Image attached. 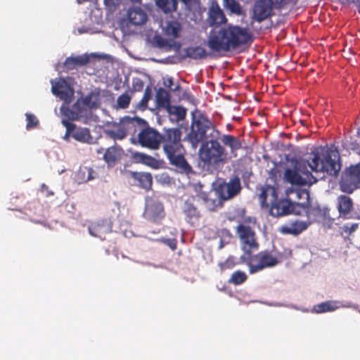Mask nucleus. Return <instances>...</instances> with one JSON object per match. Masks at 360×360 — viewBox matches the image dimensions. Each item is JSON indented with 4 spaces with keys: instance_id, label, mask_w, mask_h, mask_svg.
Here are the masks:
<instances>
[{
    "instance_id": "obj_49",
    "label": "nucleus",
    "mask_w": 360,
    "mask_h": 360,
    "mask_svg": "<svg viewBox=\"0 0 360 360\" xmlns=\"http://www.w3.org/2000/svg\"><path fill=\"white\" fill-rule=\"evenodd\" d=\"M265 187L266 189L267 194L269 195V196H270L269 203L272 204L277 201L278 195L276 188L274 186L270 185H266Z\"/></svg>"
},
{
    "instance_id": "obj_56",
    "label": "nucleus",
    "mask_w": 360,
    "mask_h": 360,
    "mask_svg": "<svg viewBox=\"0 0 360 360\" xmlns=\"http://www.w3.org/2000/svg\"><path fill=\"white\" fill-rule=\"evenodd\" d=\"M164 84L169 88H171L173 85V79L172 77L168 78L165 82Z\"/></svg>"
},
{
    "instance_id": "obj_46",
    "label": "nucleus",
    "mask_w": 360,
    "mask_h": 360,
    "mask_svg": "<svg viewBox=\"0 0 360 360\" xmlns=\"http://www.w3.org/2000/svg\"><path fill=\"white\" fill-rule=\"evenodd\" d=\"M62 112L65 117L70 120H78L80 118L79 112H75L72 107L71 108H63Z\"/></svg>"
},
{
    "instance_id": "obj_52",
    "label": "nucleus",
    "mask_w": 360,
    "mask_h": 360,
    "mask_svg": "<svg viewBox=\"0 0 360 360\" xmlns=\"http://www.w3.org/2000/svg\"><path fill=\"white\" fill-rule=\"evenodd\" d=\"M120 3V0H104L105 7L110 11H114Z\"/></svg>"
},
{
    "instance_id": "obj_38",
    "label": "nucleus",
    "mask_w": 360,
    "mask_h": 360,
    "mask_svg": "<svg viewBox=\"0 0 360 360\" xmlns=\"http://www.w3.org/2000/svg\"><path fill=\"white\" fill-rule=\"evenodd\" d=\"M247 280L248 276L245 272L237 270L232 273L228 282L235 285H239L244 283Z\"/></svg>"
},
{
    "instance_id": "obj_43",
    "label": "nucleus",
    "mask_w": 360,
    "mask_h": 360,
    "mask_svg": "<svg viewBox=\"0 0 360 360\" xmlns=\"http://www.w3.org/2000/svg\"><path fill=\"white\" fill-rule=\"evenodd\" d=\"M81 100L83 102L84 106L89 108H96L98 105V99L97 96H94L93 94L86 96Z\"/></svg>"
},
{
    "instance_id": "obj_57",
    "label": "nucleus",
    "mask_w": 360,
    "mask_h": 360,
    "mask_svg": "<svg viewBox=\"0 0 360 360\" xmlns=\"http://www.w3.org/2000/svg\"><path fill=\"white\" fill-rule=\"evenodd\" d=\"M134 88H135L136 90H139H139H141V89L143 88V83L141 81L139 80V81L136 82V84L134 85Z\"/></svg>"
},
{
    "instance_id": "obj_24",
    "label": "nucleus",
    "mask_w": 360,
    "mask_h": 360,
    "mask_svg": "<svg viewBox=\"0 0 360 360\" xmlns=\"http://www.w3.org/2000/svg\"><path fill=\"white\" fill-rule=\"evenodd\" d=\"M90 58L87 55H81L76 57H68L63 67L67 71L77 69L78 67L84 66L89 63Z\"/></svg>"
},
{
    "instance_id": "obj_64",
    "label": "nucleus",
    "mask_w": 360,
    "mask_h": 360,
    "mask_svg": "<svg viewBox=\"0 0 360 360\" xmlns=\"http://www.w3.org/2000/svg\"><path fill=\"white\" fill-rule=\"evenodd\" d=\"M230 127H231V124H228V128H230Z\"/></svg>"
},
{
    "instance_id": "obj_40",
    "label": "nucleus",
    "mask_w": 360,
    "mask_h": 360,
    "mask_svg": "<svg viewBox=\"0 0 360 360\" xmlns=\"http://www.w3.org/2000/svg\"><path fill=\"white\" fill-rule=\"evenodd\" d=\"M180 1L184 5L185 9L188 12L195 13L200 9V0H180Z\"/></svg>"
},
{
    "instance_id": "obj_8",
    "label": "nucleus",
    "mask_w": 360,
    "mask_h": 360,
    "mask_svg": "<svg viewBox=\"0 0 360 360\" xmlns=\"http://www.w3.org/2000/svg\"><path fill=\"white\" fill-rule=\"evenodd\" d=\"M292 167H287L283 174V180L292 186H302L307 184L310 173L304 165L298 160H293Z\"/></svg>"
},
{
    "instance_id": "obj_19",
    "label": "nucleus",
    "mask_w": 360,
    "mask_h": 360,
    "mask_svg": "<svg viewBox=\"0 0 360 360\" xmlns=\"http://www.w3.org/2000/svg\"><path fill=\"white\" fill-rule=\"evenodd\" d=\"M309 224L306 221L299 220L290 221L289 223L282 225L279 228V231L285 235L297 236L306 230Z\"/></svg>"
},
{
    "instance_id": "obj_44",
    "label": "nucleus",
    "mask_w": 360,
    "mask_h": 360,
    "mask_svg": "<svg viewBox=\"0 0 360 360\" xmlns=\"http://www.w3.org/2000/svg\"><path fill=\"white\" fill-rule=\"evenodd\" d=\"M131 102V96L125 93L118 96L116 102L117 108L126 109L129 106Z\"/></svg>"
},
{
    "instance_id": "obj_61",
    "label": "nucleus",
    "mask_w": 360,
    "mask_h": 360,
    "mask_svg": "<svg viewBox=\"0 0 360 360\" xmlns=\"http://www.w3.org/2000/svg\"><path fill=\"white\" fill-rule=\"evenodd\" d=\"M103 150V148H101L100 149L97 150V153H101Z\"/></svg>"
},
{
    "instance_id": "obj_5",
    "label": "nucleus",
    "mask_w": 360,
    "mask_h": 360,
    "mask_svg": "<svg viewBox=\"0 0 360 360\" xmlns=\"http://www.w3.org/2000/svg\"><path fill=\"white\" fill-rule=\"evenodd\" d=\"M199 155L205 165H216L224 160L225 149L217 140H210L202 144Z\"/></svg>"
},
{
    "instance_id": "obj_62",
    "label": "nucleus",
    "mask_w": 360,
    "mask_h": 360,
    "mask_svg": "<svg viewBox=\"0 0 360 360\" xmlns=\"http://www.w3.org/2000/svg\"><path fill=\"white\" fill-rule=\"evenodd\" d=\"M357 7H358V11L360 13V1L359 2Z\"/></svg>"
},
{
    "instance_id": "obj_51",
    "label": "nucleus",
    "mask_w": 360,
    "mask_h": 360,
    "mask_svg": "<svg viewBox=\"0 0 360 360\" xmlns=\"http://www.w3.org/2000/svg\"><path fill=\"white\" fill-rule=\"evenodd\" d=\"M268 196H269V195L267 194L266 187L264 186L262 188V193H260L259 197L262 207H269V204L267 202Z\"/></svg>"
},
{
    "instance_id": "obj_39",
    "label": "nucleus",
    "mask_w": 360,
    "mask_h": 360,
    "mask_svg": "<svg viewBox=\"0 0 360 360\" xmlns=\"http://www.w3.org/2000/svg\"><path fill=\"white\" fill-rule=\"evenodd\" d=\"M202 198L205 207L209 211H215L218 207H221L220 200L212 198L210 194H204Z\"/></svg>"
},
{
    "instance_id": "obj_47",
    "label": "nucleus",
    "mask_w": 360,
    "mask_h": 360,
    "mask_svg": "<svg viewBox=\"0 0 360 360\" xmlns=\"http://www.w3.org/2000/svg\"><path fill=\"white\" fill-rule=\"evenodd\" d=\"M298 0H273L274 8L281 10L288 5H295Z\"/></svg>"
},
{
    "instance_id": "obj_45",
    "label": "nucleus",
    "mask_w": 360,
    "mask_h": 360,
    "mask_svg": "<svg viewBox=\"0 0 360 360\" xmlns=\"http://www.w3.org/2000/svg\"><path fill=\"white\" fill-rule=\"evenodd\" d=\"M170 114L175 115L179 120L184 119L186 115V110L184 108L180 106H171L166 109Z\"/></svg>"
},
{
    "instance_id": "obj_42",
    "label": "nucleus",
    "mask_w": 360,
    "mask_h": 360,
    "mask_svg": "<svg viewBox=\"0 0 360 360\" xmlns=\"http://www.w3.org/2000/svg\"><path fill=\"white\" fill-rule=\"evenodd\" d=\"M86 174V176H82L80 178V183L87 182L90 180L95 179L96 172L91 168L84 167L79 168V174Z\"/></svg>"
},
{
    "instance_id": "obj_3",
    "label": "nucleus",
    "mask_w": 360,
    "mask_h": 360,
    "mask_svg": "<svg viewBox=\"0 0 360 360\" xmlns=\"http://www.w3.org/2000/svg\"><path fill=\"white\" fill-rule=\"evenodd\" d=\"M338 151L334 149L327 150L326 153L313 152L307 160L308 165L314 172H326L331 176L338 174L340 169Z\"/></svg>"
},
{
    "instance_id": "obj_15",
    "label": "nucleus",
    "mask_w": 360,
    "mask_h": 360,
    "mask_svg": "<svg viewBox=\"0 0 360 360\" xmlns=\"http://www.w3.org/2000/svg\"><path fill=\"white\" fill-rule=\"evenodd\" d=\"M296 208H297V205H295L289 200L283 199L271 204L269 213L275 217L288 215L292 212L296 214H301L300 211L297 212L295 210Z\"/></svg>"
},
{
    "instance_id": "obj_9",
    "label": "nucleus",
    "mask_w": 360,
    "mask_h": 360,
    "mask_svg": "<svg viewBox=\"0 0 360 360\" xmlns=\"http://www.w3.org/2000/svg\"><path fill=\"white\" fill-rule=\"evenodd\" d=\"M340 190L347 193H352L360 188V164L351 165L345 169L340 181Z\"/></svg>"
},
{
    "instance_id": "obj_53",
    "label": "nucleus",
    "mask_w": 360,
    "mask_h": 360,
    "mask_svg": "<svg viewBox=\"0 0 360 360\" xmlns=\"http://www.w3.org/2000/svg\"><path fill=\"white\" fill-rule=\"evenodd\" d=\"M150 98V91L149 87L148 86L146 89V91H145V93H144V95H143L142 99L140 101V105L143 107H146L147 105V103H148Z\"/></svg>"
},
{
    "instance_id": "obj_1",
    "label": "nucleus",
    "mask_w": 360,
    "mask_h": 360,
    "mask_svg": "<svg viewBox=\"0 0 360 360\" xmlns=\"http://www.w3.org/2000/svg\"><path fill=\"white\" fill-rule=\"evenodd\" d=\"M252 41V34L248 27L229 25L218 31H211L207 45L214 51H229L251 44Z\"/></svg>"
},
{
    "instance_id": "obj_59",
    "label": "nucleus",
    "mask_w": 360,
    "mask_h": 360,
    "mask_svg": "<svg viewBox=\"0 0 360 360\" xmlns=\"http://www.w3.org/2000/svg\"><path fill=\"white\" fill-rule=\"evenodd\" d=\"M82 176H86V174H79V169L78 170L77 173V179L78 181L80 182V178Z\"/></svg>"
},
{
    "instance_id": "obj_18",
    "label": "nucleus",
    "mask_w": 360,
    "mask_h": 360,
    "mask_svg": "<svg viewBox=\"0 0 360 360\" xmlns=\"http://www.w3.org/2000/svg\"><path fill=\"white\" fill-rule=\"evenodd\" d=\"M127 136H134L138 130L147 125V122L139 117H124L121 119Z\"/></svg>"
},
{
    "instance_id": "obj_32",
    "label": "nucleus",
    "mask_w": 360,
    "mask_h": 360,
    "mask_svg": "<svg viewBox=\"0 0 360 360\" xmlns=\"http://www.w3.org/2000/svg\"><path fill=\"white\" fill-rule=\"evenodd\" d=\"M156 6L164 13L168 14L176 11L177 0H155Z\"/></svg>"
},
{
    "instance_id": "obj_34",
    "label": "nucleus",
    "mask_w": 360,
    "mask_h": 360,
    "mask_svg": "<svg viewBox=\"0 0 360 360\" xmlns=\"http://www.w3.org/2000/svg\"><path fill=\"white\" fill-rule=\"evenodd\" d=\"M338 308V302L335 301H326L314 305L313 311L317 314L333 311Z\"/></svg>"
},
{
    "instance_id": "obj_20",
    "label": "nucleus",
    "mask_w": 360,
    "mask_h": 360,
    "mask_svg": "<svg viewBox=\"0 0 360 360\" xmlns=\"http://www.w3.org/2000/svg\"><path fill=\"white\" fill-rule=\"evenodd\" d=\"M88 230L91 236L103 240L105 235L110 232L111 228L106 221L99 220L91 222L88 226Z\"/></svg>"
},
{
    "instance_id": "obj_63",
    "label": "nucleus",
    "mask_w": 360,
    "mask_h": 360,
    "mask_svg": "<svg viewBox=\"0 0 360 360\" xmlns=\"http://www.w3.org/2000/svg\"><path fill=\"white\" fill-rule=\"evenodd\" d=\"M53 195V192H50V193H48L47 195L49 196V195Z\"/></svg>"
},
{
    "instance_id": "obj_25",
    "label": "nucleus",
    "mask_w": 360,
    "mask_h": 360,
    "mask_svg": "<svg viewBox=\"0 0 360 360\" xmlns=\"http://www.w3.org/2000/svg\"><path fill=\"white\" fill-rule=\"evenodd\" d=\"M130 176L137 185L146 190H150L153 184V176L148 172H130Z\"/></svg>"
},
{
    "instance_id": "obj_14",
    "label": "nucleus",
    "mask_w": 360,
    "mask_h": 360,
    "mask_svg": "<svg viewBox=\"0 0 360 360\" xmlns=\"http://www.w3.org/2000/svg\"><path fill=\"white\" fill-rule=\"evenodd\" d=\"M274 4L273 0H258L253 7V19L261 22L272 15Z\"/></svg>"
},
{
    "instance_id": "obj_2",
    "label": "nucleus",
    "mask_w": 360,
    "mask_h": 360,
    "mask_svg": "<svg viewBox=\"0 0 360 360\" xmlns=\"http://www.w3.org/2000/svg\"><path fill=\"white\" fill-rule=\"evenodd\" d=\"M210 129H213L211 136L216 139H219V131L215 129L207 116L201 112L193 115L191 129L184 140L190 143L192 148L195 149L198 144L206 138V133Z\"/></svg>"
},
{
    "instance_id": "obj_29",
    "label": "nucleus",
    "mask_w": 360,
    "mask_h": 360,
    "mask_svg": "<svg viewBox=\"0 0 360 360\" xmlns=\"http://www.w3.org/2000/svg\"><path fill=\"white\" fill-rule=\"evenodd\" d=\"M297 208H302L307 217L309 225L317 221L321 215V210L319 207H314L310 205L297 204Z\"/></svg>"
},
{
    "instance_id": "obj_30",
    "label": "nucleus",
    "mask_w": 360,
    "mask_h": 360,
    "mask_svg": "<svg viewBox=\"0 0 360 360\" xmlns=\"http://www.w3.org/2000/svg\"><path fill=\"white\" fill-rule=\"evenodd\" d=\"M105 133L113 140H123L127 136L121 120L119 123H115L112 129L105 130Z\"/></svg>"
},
{
    "instance_id": "obj_17",
    "label": "nucleus",
    "mask_w": 360,
    "mask_h": 360,
    "mask_svg": "<svg viewBox=\"0 0 360 360\" xmlns=\"http://www.w3.org/2000/svg\"><path fill=\"white\" fill-rule=\"evenodd\" d=\"M51 83L52 93L66 103H70L74 92L67 82L63 78H60L55 82L51 81Z\"/></svg>"
},
{
    "instance_id": "obj_22",
    "label": "nucleus",
    "mask_w": 360,
    "mask_h": 360,
    "mask_svg": "<svg viewBox=\"0 0 360 360\" xmlns=\"http://www.w3.org/2000/svg\"><path fill=\"white\" fill-rule=\"evenodd\" d=\"M123 150L121 147L112 146L107 148L103 154V160L109 167H113L122 156Z\"/></svg>"
},
{
    "instance_id": "obj_33",
    "label": "nucleus",
    "mask_w": 360,
    "mask_h": 360,
    "mask_svg": "<svg viewBox=\"0 0 360 360\" xmlns=\"http://www.w3.org/2000/svg\"><path fill=\"white\" fill-rule=\"evenodd\" d=\"M156 103L158 108L167 109L170 105L169 93L163 88H159L155 95Z\"/></svg>"
},
{
    "instance_id": "obj_36",
    "label": "nucleus",
    "mask_w": 360,
    "mask_h": 360,
    "mask_svg": "<svg viewBox=\"0 0 360 360\" xmlns=\"http://www.w3.org/2000/svg\"><path fill=\"white\" fill-rule=\"evenodd\" d=\"M221 142L229 146L232 150H236L241 148L242 145L238 138L229 134L223 135Z\"/></svg>"
},
{
    "instance_id": "obj_26",
    "label": "nucleus",
    "mask_w": 360,
    "mask_h": 360,
    "mask_svg": "<svg viewBox=\"0 0 360 360\" xmlns=\"http://www.w3.org/2000/svg\"><path fill=\"white\" fill-rule=\"evenodd\" d=\"M353 209V202L350 197L341 195L338 198V210L340 217L347 219Z\"/></svg>"
},
{
    "instance_id": "obj_4",
    "label": "nucleus",
    "mask_w": 360,
    "mask_h": 360,
    "mask_svg": "<svg viewBox=\"0 0 360 360\" xmlns=\"http://www.w3.org/2000/svg\"><path fill=\"white\" fill-rule=\"evenodd\" d=\"M240 259L241 262L247 264L250 274H256L264 269L274 267L280 262L278 257L274 255L269 250L260 251L248 257L242 255Z\"/></svg>"
},
{
    "instance_id": "obj_41",
    "label": "nucleus",
    "mask_w": 360,
    "mask_h": 360,
    "mask_svg": "<svg viewBox=\"0 0 360 360\" xmlns=\"http://www.w3.org/2000/svg\"><path fill=\"white\" fill-rule=\"evenodd\" d=\"M239 262L236 261V259L233 256H229L226 259L222 262L219 263V266L221 271H224L227 269H231L235 266L238 264Z\"/></svg>"
},
{
    "instance_id": "obj_55",
    "label": "nucleus",
    "mask_w": 360,
    "mask_h": 360,
    "mask_svg": "<svg viewBox=\"0 0 360 360\" xmlns=\"http://www.w3.org/2000/svg\"><path fill=\"white\" fill-rule=\"evenodd\" d=\"M170 41H171L168 38L165 39L162 37H158L156 39V43H157L158 46L160 48H163V47H165L167 46H172Z\"/></svg>"
},
{
    "instance_id": "obj_58",
    "label": "nucleus",
    "mask_w": 360,
    "mask_h": 360,
    "mask_svg": "<svg viewBox=\"0 0 360 360\" xmlns=\"http://www.w3.org/2000/svg\"><path fill=\"white\" fill-rule=\"evenodd\" d=\"M168 245L172 250H175L176 248V243L175 240H169Z\"/></svg>"
},
{
    "instance_id": "obj_31",
    "label": "nucleus",
    "mask_w": 360,
    "mask_h": 360,
    "mask_svg": "<svg viewBox=\"0 0 360 360\" xmlns=\"http://www.w3.org/2000/svg\"><path fill=\"white\" fill-rule=\"evenodd\" d=\"M184 52L186 57L194 60H201L207 56L206 50L201 46H188L184 49Z\"/></svg>"
},
{
    "instance_id": "obj_60",
    "label": "nucleus",
    "mask_w": 360,
    "mask_h": 360,
    "mask_svg": "<svg viewBox=\"0 0 360 360\" xmlns=\"http://www.w3.org/2000/svg\"><path fill=\"white\" fill-rule=\"evenodd\" d=\"M47 189H48V186L46 184H43L41 185V191H47Z\"/></svg>"
},
{
    "instance_id": "obj_54",
    "label": "nucleus",
    "mask_w": 360,
    "mask_h": 360,
    "mask_svg": "<svg viewBox=\"0 0 360 360\" xmlns=\"http://www.w3.org/2000/svg\"><path fill=\"white\" fill-rule=\"evenodd\" d=\"M359 227V224L357 223L354 224H347L344 226V231L345 232L347 233L348 234H352L353 232H354Z\"/></svg>"
},
{
    "instance_id": "obj_23",
    "label": "nucleus",
    "mask_w": 360,
    "mask_h": 360,
    "mask_svg": "<svg viewBox=\"0 0 360 360\" xmlns=\"http://www.w3.org/2000/svg\"><path fill=\"white\" fill-rule=\"evenodd\" d=\"M181 25L176 20L167 22L165 27L163 28L164 34L172 41L181 37Z\"/></svg>"
},
{
    "instance_id": "obj_21",
    "label": "nucleus",
    "mask_w": 360,
    "mask_h": 360,
    "mask_svg": "<svg viewBox=\"0 0 360 360\" xmlns=\"http://www.w3.org/2000/svg\"><path fill=\"white\" fill-rule=\"evenodd\" d=\"M226 21L227 19L219 6L217 4H212L208 13V22L210 25H220L226 23Z\"/></svg>"
},
{
    "instance_id": "obj_13",
    "label": "nucleus",
    "mask_w": 360,
    "mask_h": 360,
    "mask_svg": "<svg viewBox=\"0 0 360 360\" xmlns=\"http://www.w3.org/2000/svg\"><path fill=\"white\" fill-rule=\"evenodd\" d=\"M62 123L66 128V136H71L76 141L82 143H90L92 141L93 138L88 128H77L75 124L68 120H63Z\"/></svg>"
},
{
    "instance_id": "obj_35",
    "label": "nucleus",
    "mask_w": 360,
    "mask_h": 360,
    "mask_svg": "<svg viewBox=\"0 0 360 360\" xmlns=\"http://www.w3.org/2000/svg\"><path fill=\"white\" fill-rule=\"evenodd\" d=\"M131 158L136 162L143 163L153 167L157 164V160L154 158L144 153H134L131 155Z\"/></svg>"
},
{
    "instance_id": "obj_37",
    "label": "nucleus",
    "mask_w": 360,
    "mask_h": 360,
    "mask_svg": "<svg viewBox=\"0 0 360 360\" xmlns=\"http://www.w3.org/2000/svg\"><path fill=\"white\" fill-rule=\"evenodd\" d=\"M224 6L232 14L240 15L243 14V9L236 0H224Z\"/></svg>"
},
{
    "instance_id": "obj_7",
    "label": "nucleus",
    "mask_w": 360,
    "mask_h": 360,
    "mask_svg": "<svg viewBox=\"0 0 360 360\" xmlns=\"http://www.w3.org/2000/svg\"><path fill=\"white\" fill-rule=\"evenodd\" d=\"M236 233L240 239L241 249L244 252L243 255L250 256L253 251L259 248V243L256 233L248 225L240 224L236 227Z\"/></svg>"
},
{
    "instance_id": "obj_12",
    "label": "nucleus",
    "mask_w": 360,
    "mask_h": 360,
    "mask_svg": "<svg viewBox=\"0 0 360 360\" xmlns=\"http://www.w3.org/2000/svg\"><path fill=\"white\" fill-rule=\"evenodd\" d=\"M241 190L240 181L238 177L235 176L230 179L229 182L219 184L216 193L218 198L222 200H227L238 195Z\"/></svg>"
},
{
    "instance_id": "obj_6",
    "label": "nucleus",
    "mask_w": 360,
    "mask_h": 360,
    "mask_svg": "<svg viewBox=\"0 0 360 360\" xmlns=\"http://www.w3.org/2000/svg\"><path fill=\"white\" fill-rule=\"evenodd\" d=\"M181 136L182 132L179 128L164 129V133L160 134V143H162L163 151L166 155L184 152Z\"/></svg>"
},
{
    "instance_id": "obj_28",
    "label": "nucleus",
    "mask_w": 360,
    "mask_h": 360,
    "mask_svg": "<svg viewBox=\"0 0 360 360\" xmlns=\"http://www.w3.org/2000/svg\"><path fill=\"white\" fill-rule=\"evenodd\" d=\"M183 213L186 217V221L193 224L200 217V212L196 207L190 200L185 201L183 207Z\"/></svg>"
},
{
    "instance_id": "obj_10",
    "label": "nucleus",
    "mask_w": 360,
    "mask_h": 360,
    "mask_svg": "<svg viewBox=\"0 0 360 360\" xmlns=\"http://www.w3.org/2000/svg\"><path fill=\"white\" fill-rule=\"evenodd\" d=\"M143 217L153 223L159 224L165 217L163 203L158 199L150 197L146 200Z\"/></svg>"
},
{
    "instance_id": "obj_16",
    "label": "nucleus",
    "mask_w": 360,
    "mask_h": 360,
    "mask_svg": "<svg viewBox=\"0 0 360 360\" xmlns=\"http://www.w3.org/2000/svg\"><path fill=\"white\" fill-rule=\"evenodd\" d=\"M166 155L169 164L174 166L179 172L187 175L193 173L192 167L184 155V152L172 153Z\"/></svg>"
},
{
    "instance_id": "obj_11",
    "label": "nucleus",
    "mask_w": 360,
    "mask_h": 360,
    "mask_svg": "<svg viewBox=\"0 0 360 360\" xmlns=\"http://www.w3.org/2000/svg\"><path fill=\"white\" fill-rule=\"evenodd\" d=\"M138 141L143 147L156 150L160 146V134L148 124L141 127L138 134Z\"/></svg>"
},
{
    "instance_id": "obj_48",
    "label": "nucleus",
    "mask_w": 360,
    "mask_h": 360,
    "mask_svg": "<svg viewBox=\"0 0 360 360\" xmlns=\"http://www.w3.org/2000/svg\"><path fill=\"white\" fill-rule=\"evenodd\" d=\"M26 129H31L36 127L39 124V120L37 117L30 113H26Z\"/></svg>"
},
{
    "instance_id": "obj_27",
    "label": "nucleus",
    "mask_w": 360,
    "mask_h": 360,
    "mask_svg": "<svg viewBox=\"0 0 360 360\" xmlns=\"http://www.w3.org/2000/svg\"><path fill=\"white\" fill-rule=\"evenodd\" d=\"M127 16L129 22L135 25H143L148 19L147 14L145 11L139 7L129 9Z\"/></svg>"
},
{
    "instance_id": "obj_50",
    "label": "nucleus",
    "mask_w": 360,
    "mask_h": 360,
    "mask_svg": "<svg viewBox=\"0 0 360 360\" xmlns=\"http://www.w3.org/2000/svg\"><path fill=\"white\" fill-rule=\"evenodd\" d=\"M75 112H79V117H82L86 111L85 106L81 99H78L72 106Z\"/></svg>"
}]
</instances>
